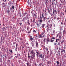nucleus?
I'll list each match as a JSON object with an SVG mask.
<instances>
[{"mask_svg":"<svg viewBox=\"0 0 66 66\" xmlns=\"http://www.w3.org/2000/svg\"><path fill=\"white\" fill-rule=\"evenodd\" d=\"M39 59H43V57H44L45 56V55L43 54L42 55V54H40L39 55Z\"/></svg>","mask_w":66,"mask_h":66,"instance_id":"f257e3e1","label":"nucleus"},{"mask_svg":"<svg viewBox=\"0 0 66 66\" xmlns=\"http://www.w3.org/2000/svg\"><path fill=\"white\" fill-rule=\"evenodd\" d=\"M30 54H32V55H35V53L34 52V50H32L31 51Z\"/></svg>","mask_w":66,"mask_h":66,"instance_id":"f03ea898","label":"nucleus"},{"mask_svg":"<svg viewBox=\"0 0 66 66\" xmlns=\"http://www.w3.org/2000/svg\"><path fill=\"white\" fill-rule=\"evenodd\" d=\"M35 55H32L31 56V60H33V59H34L35 57Z\"/></svg>","mask_w":66,"mask_h":66,"instance_id":"7ed1b4c3","label":"nucleus"},{"mask_svg":"<svg viewBox=\"0 0 66 66\" xmlns=\"http://www.w3.org/2000/svg\"><path fill=\"white\" fill-rule=\"evenodd\" d=\"M39 24L42 25V23H43V21L42 19H39Z\"/></svg>","mask_w":66,"mask_h":66,"instance_id":"20e7f679","label":"nucleus"},{"mask_svg":"<svg viewBox=\"0 0 66 66\" xmlns=\"http://www.w3.org/2000/svg\"><path fill=\"white\" fill-rule=\"evenodd\" d=\"M39 37L40 38H43V37H45L44 36H42V35L39 34Z\"/></svg>","mask_w":66,"mask_h":66,"instance_id":"39448f33","label":"nucleus"},{"mask_svg":"<svg viewBox=\"0 0 66 66\" xmlns=\"http://www.w3.org/2000/svg\"><path fill=\"white\" fill-rule=\"evenodd\" d=\"M29 62L28 61H27V63H26V64H27V66H31V64H29Z\"/></svg>","mask_w":66,"mask_h":66,"instance_id":"423d86ee","label":"nucleus"},{"mask_svg":"<svg viewBox=\"0 0 66 66\" xmlns=\"http://www.w3.org/2000/svg\"><path fill=\"white\" fill-rule=\"evenodd\" d=\"M49 23H47L46 25V28L47 29H49Z\"/></svg>","mask_w":66,"mask_h":66,"instance_id":"0eeeda50","label":"nucleus"},{"mask_svg":"<svg viewBox=\"0 0 66 66\" xmlns=\"http://www.w3.org/2000/svg\"><path fill=\"white\" fill-rule=\"evenodd\" d=\"M45 25H46L45 24H42L41 27H42V28H44V27H45Z\"/></svg>","mask_w":66,"mask_h":66,"instance_id":"6e6552de","label":"nucleus"},{"mask_svg":"<svg viewBox=\"0 0 66 66\" xmlns=\"http://www.w3.org/2000/svg\"><path fill=\"white\" fill-rule=\"evenodd\" d=\"M36 47H38V42H36Z\"/></svg>","mask_w":66,"mask_h":66,"instance_id":"1a4fd4ad","label":"nucleus"},{"mask_svg":"<svg viewBox=\"0 0 66 66\" xmlns=\"http://www.w3.org/2000/svg\"><path fill=\"white\" fill-rule=\"evenodd\" d=\"M63 51L64 52H65V50H63L62 49H61V53H62L63 52Z\"/></svg>","mask_w":66,"mask_h":66,"instance_id":"9d476101","label":"nucleus"},{"mask_svg":"<svg viewBox=\"0 0 66 66\" xmlns=\"http://www.w3.org/2000/svg\"><path fill=\"white\" fill-rule=\"evenodd\" d=\"M17 56H18V59L19 57H20L21 55L20 54H17Z\"/></svg>","mask_w":66,"mask_h":66,"instance_id":"9b49d317","label":"nucleus"},{"mask_svg":"<svg viewBox=\"0 0 66 66\" xmlns=\"http://www.w3.org/2000/svg\"><path fill=\"white\" fill-rule=\"evenodd\" d=\"M61 3L64 4V3H65V1L64 0V1H61Z\"/></svg>","mask_w":66,"mask_h":66,"instance_id":"f8f14e48","label":"nucleus"},{"mask_svg":"<svg viewBox=\"0 0 66 66\" xmlns=\"http://www.w3.org/2000/svg\"><path fill=\"white\" fill-rule=\"evenodd\" d=\"M48 3V0H46L45 4L46 5H47V4Z\"/></svg>","mask_w":66,"mask_h":66,"instance_id":"ddd939ff","label":"nucleus"},{"mask_svg":"<svg viewBox=\"0 0 66 66\" xmlns=\"http://www.w3.org/2000/svg\"><path fill=\"white\" fill-rule=\"evenodd\" d=\"M56 12V10H54V9L53 10V15H54V13H55Z\"/></svg>","mask_w":66,"mask_h":66,"instance_id":"4468645a","label":"nucleus"},{"mask_svg":"<svg viewBox=\"0 0 66 66\" xmlns=\"http://www.w3.org/2000/svg\"><path fill=\"white\" fill-rule=\"evenodd\" d=\"M50 42H51V43H53V42H54V40H53L52 39V38H51V40Z\"/></svg>","mask_w":66,"mask_h":66,"instance_id":"2eb2a0df","label":"nucleus"},{"mask_svg":"<svg viewBox=\"0 0 66 66\" xmlns=\"http://www.w3.org/2000/svg\"><path fill=\"white\" fill-rule=\"evenodd\" d=\"M56 63L57 64V65H56V66H59L58 64H60V62H59V61H57L56 62Z\"/></svg>","mask_w":66,"mask_h":66,"instance_id":"dca6fc26","label":"nucleus"},{"mask_svg":"<svg viewBox=\"0 0 66 66\" xmlns=\"http://www.w3.org/2000/svg\"><path fill=\"white\" fill-rule=\"evenodd\" d=\"M31 37L30 38V40H31V41H32L33 40V38H32V36H30Z\"/></svg>","mask_w":66,"mask_h":66,"instance_id":"f3484780","label":"nucleus"},{"mask_svg":"<svg viewBox=\"0 0 66 66\" xmlns=\"http://www.w3.org/2000/svg\"><path fill=\"white\" fill-rule=\"evenodd\" d=\"M50 28V29L52 28V24H50L49 25Z\"/></svg>","mask_w":66,"mask_h":66,"instance_id":"a211bd4d","label":"nucleus"},{"mask_svg":"<svg viewBox=\"0 0 66 66\" xmlns=\"http://www.w3.org/2000/svg\"><path fill=\"white\" fill-rule=\"evenodd\" d=\"M9 51H10L11 52V54H12V53H13V51L12 50H11L10 49L9 50Z\"/></svg>","mask_w":66,"mask_h":66,"instance_id":"6ab92c4d","label":"nucleus"},{"mask_svg":"<svg viewBox=\"0 0 66 66\" xmlns=\"http://www.w3.org/2000/svg\"><path fill=\"white\" fill-rule=\"evenodd\" d=\"M36 53H37L36 55L37 57H38V52H37Z\"/></svg>","mask_w":66,"mask_h":66,"instance_id":"aec40b11","label":"nucleus"},{"mask_svg":"<svg viewBox=\"0 0 66 66\" xmlns=\"http://www.w3.org/2000/svg\"><path fill=\"white\" fill-rule=\"evenodd\" d=\"M57 40H58V41H59V39H56V43H57V42H58Z\"/></svg>","mask_w":66,"mask_h":66,"instance_id":"412c9836","label":"nucleus"},{"mask_svg":"<svg viewBox=\"0 0 66 66\" xmlns=\"http://www.w3.org/2000/svg\"><path fill=\"white\" fill-rule=\"evenodd\" d=\"M46 19H47V18H46L45 16L44 17V21H45L46 20Z\"/></svg>","mask_w":66,"mask_h":66,"instance_id":"4be33fe9","label":"nucleus"},{"mask_svg":"<svg viewBox=\"0 0 66 66\" xmlns=\"http://www.w3.org/2000/svg\"><path fill=\"white\" fill-rule=\"evenodd\" d=\"M66 33V31L65 30H64L63 31V34H64V33Z\"/></svg>","mask_w":66,"mask_h":66,"instance_id":"5701e85b","label":"nucleus"},{"mask_svg":"<svg viewBox=\"0 0 66 66\" xmlns=\"http://www.w3.org/2000/svg\"><path fill=\"white\" fill-rule=\"evenodd\" d=\"M64 41V40H62L61 43V44H62V45H63V42Z\"/></svg>","mask_w":66,"mask_h":66,"instance_id":"b1692460","label":"nucleus"},{"mask_svg":"<svg viewBox=\"0 0 66 66\" xmlns=\"http://www.w3.org/2000/svg\"><path fill=\"white\" fill-rule=\"evenodd\" d=\"M57 45V43H54V46H55V45Z\"/></svg>","mask_w":66,"mask_h":66,"instance_id":"393cba45","label":"nucleus"},{"mask_svg":"<svg viewBox=\"0 0 66 66\" xmlns=\"http://www.w3.org/2000/svg\"><path fill=\"white\" fill-rule=\"evenodd\" d=\"M19 63H21V61L20 60H19L18 61Z\"/></svg>","mask_w":66,"mask_h":66,"instance_id":"a878e982","label":"nucleus"},{"mask_svg":"<svg viewBox=\"0 0 66 66\" xmlns=\"http://www.w3.org/2000/svg\"><path fill=\"white\" fill-rule=\"evenodd\" d=\"M12 8L13 9V10H14V9L15 8V7H14V6H12Z\"/></svg>","mask_w":66,"mask_h":66,"instance_id":"bb28decb","label":"nucleus"},{"mask_svg":"<svg viewBox=\"0 0 66 66\" xmlns=\"http://www.w3.org/2000/svg\"><path fill=\"white\" fill-rule=\"evenodd\" d=\"M42 17L43 19L44 18V14H42Z\"/></svg>","mask_w":66,"mask_h":66,"instance_id":"cd10ccee","label":"nucleus"},{"mask_svg":"<svg viewBox=\"0 0 66 66\" xmlns=\"http://www.w3.org/2000/svg\"><path fill=\"white\" fill-rule=\"evenodd\" d=\"M37 25V26H38V27H39V24L37 23L36 24Z\"/></svg>","mask_w":66,"mask_h":66,"instance_id":"c85d7f7f","label":"nucleus"},{"mask_svg":"<svg viewBox=\"0 0 66 66\" xmlns=\"http://www.w3.org/2000/svg\"><path fill=\"white\" fill-rule=\"evenodd\" d=\"M10 12V11L9 10V9H8L7 11V12L8 13H9Z\"/></svg>","mask_w":66,"mask_h":66,"instance_id":"c756f323","label":"nucleus"},{"mask_svg":"<svg viewBox=\"0 0 66 66\" xmlns=\"http://www.w3.org/2000/svg\"><path fill=\"white\" fill-rule=\"evenodd\" d=\"M0 62L2 63V59H0Z\"/></svg>","mask_w":66,"mask_h":66,"instance_id":"7c9ffc66","label":"nucleus"},{"mask_svg":"<svg viewBox=\"0 0 66 66\" xmlns=\"http://www.w3.org/2000/svg\"><path fill=\"white\" fill-rule=\"evenodd\" d=\"M48 12L49 13V14H51V13L50 12V10H48Z\"/></svg>","mask_w":66,"mask_h":66,"instance_id":"2f4dec72","label":"nucleus"},{"mask_svg":"<svg viewBox=\"0 0 66 66\" xmlns=\"http://www.w3.org/2000/svg\"><path fill=\"white\" fill-rule=\"evenodd\" d=\"M61 45V44L60 43V42H59L58 43V45Z\"/></svg>","mask_w":66,"mask_h":66,"instance_id":"473e14b6","label":"nucleus"},{"mask_svg":"<svg viewBox=\"0 0 66 66\" xmlns=\"http://www.w3.org/2000/svg\"><path fill=\"white\" fill-rule=\"evenodd\" d=\"M31 57V56L28 55V59H29Z\"/></svg>","mask_w":66,"mask_h":66,"instance_id":"72a5a7b5","label":"nucleus"},{"mask_svg":"<svg viewBox=\"0 0 66 66\" xmlns=\"http://www.w3.org/2000/svg\"><path fill=\"white\" fill-rule=\"evenodd\" d=\"M43 42L44 43H45V38L43 39Z\"/></svg>","mask_w":66,"mask_h":66,"instance_id":"f704fd0d","label":"nucleus"},{"mask_svg":"<svg viewBox=\"0 0 66 66\" xmlns=\"http://www.w3.org/2000/svg\"><path fill=\"white\" fill-rule=\"evenodd\" d=\"M40 19H42V16H40Z\"/></svg>","mask_w":66,"mask_h":66,"instance_id":"c9c22d12","label":"nucleus"},{"mask_svg":"<svg viewBox=\"0 0 66 66\" xmlns=\"http://www.w3.org/2000/svg\"><path fill=\"white\" fill-rule=\"evenodd\" d=\"M50 39H47V40L48 42H50Z\"/></svg>","mask_w":66,"mask_h":66,"instance_id":"e433bc0d","label":"nucleus"},{"mask_svg":"<svg viewBox=\"0 0 66 66\" xmlns=\"http://www.w3.org/2000/svg\"><path fill=\"white\" fill-rule=\"evenodd\" d=\"M35 19H34L32 21V22H33L34 23L35 22Z\"/></svg>","mask_w":66,"mask_h":66,"instance_id":"4c0bfd02","label":"nucleus"},{"mask_svg":"<svg viewBox=\"0 0 66 66\" xmlns=\"http://www.w3.org/2000/svg\"><path fill=\"white\" fill-rule=\"evenodd\" d=\"M15 59L16 58H18V56H16L15 57H14Z\"/></svg>","mask_w":66,"mask_h":66,"instance_id":"58836bf2","label":"nucleus"},{"mask_svg":"<svg viewBox=\"0 0 66 66\" xmlns=\"http://www.w3.org/2000/svg\"><path fill=\"white\" fill-rule=\"evenodd\" d=\"M33 32H35H35H36V31L35 30H33Z\"/></svg>","mask_w":66,"mask_h":66,"instance_id":"ea45409f","label":"nucleus"},{"mask_svg":"<svg viewBox=\"0 0 66 66\" xmlns=\"http://www.w3.org/2000/svg\"><path fill=\"white\" fill-rule=\"evenodd\" d=\"M16 48H17V46H18V44H16Z\"/></svg>","mask_w":66,"mask_h":66,"instance_id":"a19ab883","label":"nucleus"},{"mask_svg":"<svg viewBox=\"0 0 66 66\" xmlns=\"http://www.w3.org/2000/svg\"><path fill=\"white\" fill-rule=\"evenodd\" d=\"M52 39H55V37H52Z\"/></svg>","mask_w":66,"mask_h":66,"instance_id":"79ce46f5","label":"nucleus"},{"mask_svg":"<svg viewBox=\"0 0 66 66\" xmlns=\"http://www.w3.org/2000/svg\"><path fill=\"white\" fill-rule=\"evenodd\" d=\"M3 29L4 30H5V27H3Z\"/></svg>","mask_w":66,"mask_h":66,"instance_id":"37998d69","label":"nucleus"},{"mask_svg":"<svg viewBox=\"0 0 66 66\" xmlns=\"http://www.w3.org/2000/svg\"><path fill=\"white\" fill-rule=\"evenodd\" d=\"M34 16H35V18H36V17H37V15H35Z\"/></svg>","mask_w":66,"mask_h":66,"instance_id":"c03bdc74","label":"nucleus"},{"mask_svg":"<svg viewBox=\"0 0 66 66\" xmlns=\"http://www.w3.org/2000/svg\"><path fill=\"white\" fill-rule=\"evenodd\" d=\"M31 33V31H28V33Z\"/></svg>","mask_w":66,"mask_h":66,"instance_id":"a18cd8bd","label":"nucleus"},{"mask_svg":"<svg viewBox=\"0 0 66 66\" xmlns=\"http://www.w3.org/2000/svg\"><path fill=\"white\" fill-rule=\"evenodd\" d=\"M27 23L28 24H29V25H30V23H29V22H27Z\"/></svg>","mask_w":66,"mask_h":66,"instance_id":"49530a36","label":"nucleus"},{"mask_svg":"<svg viewBox=\"0 0 66 66\" xmlns=\"http://www.w3.org/2000/svg\"><path fill=\"white\" fill-rule=\"evenodd\" d=\"M41 35H42V36H44V35L43 34V32L42 33V34H41Z\"/></svg>","mask_w":66,"mask_h":66,"instance_id":"de8ad7c7","label":"nucleus"},{"mask_svg":"<svg viewBox=\"0 0 66 66\" xmlns=\"http://www.w3.org/2000/svg\"><path fill=\"white\" fill-rule=\"evenodd\" d=\"M38 19H40V18H39V16H38Z\"/></svg>","mask_w":66,"mask_h":66,"instance_id":"09e8293b","label":"nucleus"},{"mask_svg":"<svg viewBox=\"0 0 66 66\" xmlns=\"http://www.w3.org/2000/svg\"><path fill=\"white\" fill-rule=\"evenodd\" d=\"M24 46H22V49H23L24 48Z\"/></svg>","mask_w":66,"mask_h":66,"instance_id":"8fccbe9b","label":"nucleus"},{"mask_svg":"<svg viewBox=\"0 0 66 66\" xmlns=\"http://www.w3.org/2000/svg\"><path fill=\"white\" fill-rule=\"evenodd\" d=\"M46 50L47 51H48V48H46Z\"/></svg>","mask_w":66,"mask_h":66,"instance_id":"3c124183","label":"nucleus"},{"mask_svg":"<svg viewBox=\"0 0 66 66\" xmlns=\"http://www.w3.org/2000/svg\"><path fill=\"white\" fill-rule=\"evenodd\" d=\"M57 20H59V18L58 17V18H57Z\"/></svg>","mask_w":66,"mask_h":66,"instance_id":"603ef678","label":"nucleus"},{"mask_svg":"<svg viewBox=\"0 0 66 66\" xmlns=\"http://www.w3.org/2000/svg\"><path fill=\"white\" fill-rule=\"evenodd\" d=\"M48 22H49V23H50V20H49L48 21Z\"/></svg>","mask_w":66,"mask_h":66,"instance_id":"864d4df0","label":"nucleus"},{"mask_svg":"<svg viewBox=\"0 0 66 66\" xmlns=\"http://www.w3.org/2000/svg\"><path fill=\"white\" fill-rule=\"evenodd\" d=\"M19 24H20V25H21L22 24V23H19Z\"/></svg>","mask_w":66,"mask_h":66,"instance_id":"5fc2aeb1","label":"nucleus"},{"mask_svg":"<svg viewBox=\"0 0 66 66\" xmlns=\"http://www.w3.org/2000/svg\"><path fill=\"white\" fill-rule=\"evenodd\" d=\"M13 44H16V42H13Z\"/></svg>","mask_w":66,"mask_h":66,"instance_id":"6e6d98bb","label":"nucleus"},{"mask_svg":"<svg viewBox=\"0 0 66 66\" xmlns=\"http://www.w3.org/2000/svg\"><path fill=\"white\" fill-rule=\"evenodd\" d=\"M48 64H50V61H48Z\"/></svg>","mask_w":66,"mask_h":66,"instance_id":"4d7b16f0","label":"nucleus"},{"mask_svg":"<svg viewBox=\"0 0 66 66\" xmlns=\"http://www.w3.org/2000/svg\"><path fill=\"white\" fill-rule=\"evenodd\" d=\"M24 15H27V13H24Z\"/></svg>","mask_w":66,"mask_h":66,"instance_id":"13d9d810","label":"nucleus"},{"mask_svg":"<svg viewBox=\"0 0 66 66\" xmlns=\"http://www.w3.org/2000/svg\"><path fill=\"white\" fill-rule=\"evenodd\" d=\"M52 5H53V2H52Z\"/></svg>","mask_w":66,"mask_h":66,"instance_id":"bf43d9fd","label":"nucleus"},{"mask_svg":"<svg viewBox=\"0 0 66 66\" xmlns=\"http://www.w3.org/2000/svg\"><path fill=\"white\" fill-rule=\"evenodd\" d=\"M59 50H61V47H59Z\"/></svg>","mask_w":66,"mask_h":66,"instance_id":"052dcab7","label":"nucleus"},{"mask_svg":"<svg viewBox=\"0 0 66 66\" xmlns=\"http://www.w3.org/2000/svg\"><path fill=\"white\" fill-rule=\"evenodd\" d=\"M29 54H30L29 53H28V56H29Z\"/></svg>","mask_w":66,"mask_h":66,"instance_id":"680f3d73","label":"nucleus"},{"mask_svg":"<svg viewBox=\"0 0 66 66\" xmlns=\"http://www.w3.org/2000/svg\"><path fill=\"white\" fill-rule=\"evenodd\" d=\"M36 15L34 13V16L35 15Z\"/></svg>","mask_w":66,"mask_h":66,"instance_id":"e2e57ef3","label":"nucleus"},{"mask_svg":"<svg viewBox=\"0 0 66 66\" xmlns=\"http://www.w3.org/2000/svg\"><path fill=\"white\" fill-rule=\"evenodd\" d=\"M42 47H45V46H44L43 45H42L41 46Z\"/></svg>","mask_w":66,"mask_h":66,"instance_id":"0e129e2a","label":"nucleus"},{"mask_svg":"<svg viewBox=\"0 0 66 66\" xmlns=\"http://www.w3.org/2000/svg\"><path fill=\"white\" fill-rule=\"evenodd\" d=\"M21 47H20V50H21Z\"/></svg>","mask_w":66,"mask_h":66,"instance_id":"69168bd1","label":"nucleus"},{"mask_svg":"<svg viewBox=\"0 0 66 66\" xmlns=\"http://www.w3.org/2000/svg\"><path fill=\"white\" fill-rule=\"evenodd\" d=\"M8 62H10V60H8Z\"/></svg>","mask_w":66,"mask_h":66,"instance_id":"338daca9","label":"nucleus"},{"mask_svg":"<svg viewBox=\"0 0 66 66\" xmlns=\"http://www.w3.org/2000/svg\"><path fill=\"white\" fill-rule=\"evenodd\" d=\"M56 2H57V0H56Z\"/></svg>","mask_w":66,"mask_h":66,"instance_id":"774afa93","label":"nucleus"}]
</instances>
